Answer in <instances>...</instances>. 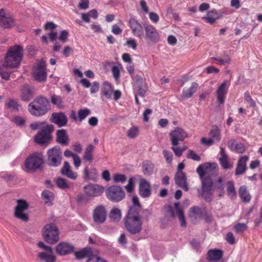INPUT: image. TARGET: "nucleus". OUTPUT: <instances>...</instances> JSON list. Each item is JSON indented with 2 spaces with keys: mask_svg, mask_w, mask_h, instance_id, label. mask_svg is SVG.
<instances>
[{
  "mask_svg": "<svg viewBox=\"0 0 262 262\" xmlns=\"http://www.w3.org/2000/svg\"><path fill=\"white\" fill-rule=\"evenodd\" d=\"M217 165L215 163L206 162L199 165L196 172L201 181V188L198 189V196L203 198L206 202L210 203L213 198L214 188L212 179L209 176H205L207 172H217Z\"/></svg>",
  "mask_w": 262,
  "mask_h": 262,
  "instance_id": "1",
  "label": "nucleus"
},
{
  "mask_svg": "<svg viewBox=\"0 0 262 262\" xmlns=\"http://www.w3.org/2000/svg\"><path fill=\"white\" fill-rule=\"evenodd\" d=\"M124 221L127 231L131 235L138 234L141 231L143 225L142 217L135 207L128 210Z\"/></svg>",
  "mask_w": 262,
  "mask_h": 262,
  "instance_id": "2",
  "label": "nucleus"
},
{
  "mask_svg": "<svg viewBox=\"0 0 262 262\" xmlns=\"http://www.w3.org/2000/svg\"><path fill=\"white\" fill-rule=\"evenodd\" d=\"M48 99L43 96L36 97L28 106L30 113L36 117L42 116L48 113L50 109Z\"/></svg>",
  "mask_w": 262,
  "mask_h": 262,
  "instance_id": "3",
  "label": "nucleus"
},
{
  "mask_svg": "<svg viewBox=\"0 0 262 262\" xmlns=\"http://www.w3.org/2000/svg\"><path fill=\"white\" fill-rule=\"evenodd\" d=\"M23 46L16 45L10 47L5 56L7 66L12 68H18L23 59Z\"/></svg>",
  "mask_w": 262,
  "mask_h": 262,
  "instance_id": "4",
  "label": "nucleus"
},
{
  "mask_svg": "<svg viewBox=\"0 0 262 262\" xmlns=\"http://www.w3.org/2000/svg\"><path fill=\"white\" fill-rule=\"evenodd\" d=\"M54 130L52 124H48L39 129L34 137V141L39 145L48 144L52 139V134Z\"/></svg>",
  "mask_w": 262,
  "mask_h": 262,
  "instance_id": "5",
  "label": "nucleus"
},
{
  "mask_svg": "<svg viewBox=\"0 0 262 262\" xmlns=\"http://www.w3.org/2000/svg\"><path fill=\"white\" fill-rule=\"evenodd\" d=\"M47 164L50 167H57L61 163L62 155L61 148L55 146L48 150Z\"/></svg>",
  "mask_w": 262,
  "mask_h": 262,
  "instance_id": "6",
  "label": "nucleus"
},
{
  "mask_svg": "<svg viewBox=\"0 0 262 262\" xmlns=\"http://www.w3.org/2000/svg\"><path fill=\"white\" fill-rule=\"evenodd\" d=\"M106 198L111 202H119L122 200L125 196L122 188L118 185H112L105 190Z\"/></svg>",
  "mask_w": 262,
  "mask_h": 262,
  "instance_id": "7",
  "label": "nucleus"
},
{
  "mask_svg": "<svg viewBox=\"0 0 262 262\" xmlns=\"http://www.w3.org/2000/svg\"><path fill=\"white\" fill-rule=\"evenodd\" d=\"M42 235L45 241L53 244L58 240V230L54 224H48L44 227Z\"/></svg>",
  "mask_w": 262,
  "mask_h": 262,
  "instance_id": "8",
  "label": "nucleus"
},
{
  "mask_svg": "<svg viewBox=\"0 0 262 262\" xmlns=\"http://www.w3.org/2000/svg\"><path fill=\"white\" fill-rule=\"evenodd\" d=\"M42 164V158L38 154H34L26 159L25 165L27 171H31L41 168Z\"/></svg>",
  "mask_w": 262,
  "mask_h": 262,
  "instance_id": "9",
  "label": "nucleus"
},
{
  "mask_svg": "<svg viewBox=\"0 0 262 262\" xmlns=\"http://www.w3.org/2000/svg\"><path fill=\"white\" fill-rule=\"evenodd\" d=\"M92 219L96 225L104 223L106 220L107 211L105 206L103 205L96 206L93 210Z\"/></svg>",
  "mask_w": 262,
  "mask_h": 262,
  "instance_id": "10",
  "label": "nucleus"
},
{
  "mask_svg": "<svg viewBox=\"0 0 262 262\" xmlns=\"http://www.w3.org/2000/svg\"><path fill=\"white\" fill-rule=\"evenodd\" d=\"M29 207V205L26 201L24 200H18L17 204L15 209L14 215L23 221L27 222L29 220L28 215L24 213V211L27 210Z\"/></svg>",
  "mask_w": 262,
  "mask_h": 262,
  "instance_id": "11",
  "label": "nucleus"
},
{
  "mask_svg": "<svg viewBox=\"0 0 262 262\" xmlns=\"http://www.w3.org/2000/svg\"><path fill=\"white\" fill-rule=\"evenodd\" d=\"M32 76L36 81L43 82L47 79L46 65L43 62H39L34 66L32 69Z\"/></svg>",
  "mask_w": 262,
  "mask_h": 262,
  "instance_id": "12",
  "label": "nucleus"
},
{
  "mask_svg": "<svg viewBox=\"0 0 262 262\" xmlns=\"http://www.w3.org/2000/svg\"><path fill=\"white\" fill-rule=\"evenodd\" d=\"M104 188L98 184H90L83 187L84 193L89 198L97 197L101 195Z\"/></svg>",
  "mask_w": 262,
  "mask_h": 262,
  "instance_id": "13",
  "label": "nucleus"
},
{
  "mask_svg": "<svg viewBox=\"0 0 262 262\" xmlns=\"http://www.w3.org/2000/svg\"><path fill=\"white\" fill-rule=\"evenodd\" d=\"M172 145H178L179 142H182L187 137V133L182 128L177 127L170 134Z\"/></svg>",
  "mask_w": 262,
  "mask_h": 262,
  "instance_id": "14",
  "label": "nucleus"
},
{
  "mask_svg": "<svg viewBox=\"0 0 262 262\" xmlns=\"http://www.w3.org/2000/svg\"><path fill=\"white\" fill-rule=\"evenodd\" d=\"M145 38L147 41L157 43L160 41V34L156 29L151 25L145 26Z\"/></svg>",
  "mask_w": 262,
  "mask_h": 262,
  "instance_id": "15",
  "label": "nucleus"
},
{
  "mask_svg": "<svg viewBox=\"0 0 262 262\" xmlns=\"http://www.w3.org/2000/svg\"><path fill=\"white\" fill-rule=\"evenodd\" d=\"M128 25L134 36L140 39L144 37V28L136 19L130 17L128 20Z\"/></svg>",
  "mask_w": 262,
  "mask_h": 262,
  "instance_id": "16",
  "label": "nucleus"
},
{
  "mask_svg": "<svg viewBox=\"0 0 262 262\" xmlns=\"http://www.w3.org/2000/svg\"><path fill=\"white\" fill-rule=\"evenodd\" d=\"M75 247L72 244L66 242H60L55 247L56 252L60 256L72 253Z\"/></svg>",
  "mask_w": 262,
  "mask_h": 262,
  "instance_id": "17",
  "label": "nucleus"
},
{
  "mask_svg": "<svg viewBox=\"0 0 262 262\" xmlns=\"http://www.w3.org/2000/svg\"><path fill=\"white\" fill-rule=\"evenodd\" d=\"M186 176L183 171H177L174 176V181L176 184L179 187L187 191L189 189L186 182Z\"/></svg>",
  "mask_w": 262,
  "mask_h": 262,
  "instance_id": "18",
  "label": "nucleus"
},
{
  "mask_svg": "<svg viewBox=\"0 0 262 262\" xmlns=\"http://www.w3.org/2000/svg\"><path fill=\"white\" fill-rule=\"evenodd\" d=\"M51 121L57 124L58 127L64 126L68 122V118L64 113H53L51 116Z\"/></svg>",
  "mask_w": 262,
  "mask_h": 262,
  "instance_id": "19",
  "label": "nucleus"
},
{
  "mask_svg": "<svg viewBox=\"0 0 262 262\" xmlns=\"http://www.w3.org/2000/svg\"><path fill=\"white\" fill-rule=\"evenodd\" d=\"M227 81H224L217 88L216 95L217 101L219 104H223L225 102L226 94L228 92V87L226 86Z\"/></svg>",
  "mask_w": 262,
  "mask_h": 262,
  "instance_id": "20",
  "label": "nucleus"
},
{
  "mask_svg": "<svg viewBox=\"0 0 262 262\" xmlns=\"http://www.w3.org/2000/svg\"><path fill=\"white\" fill-rule=\"evenodd\" d=\"M249 159V156L246 155L242 156L239 158L235 170V176H239L246 171L247 169L246 164Z\"/></svg>",
  "mask_w": 262,
  "mask_h": 262,
  "instance_id": "21",
  "label": "nucleus"
},
{
  "mask_svg": "<svg viewBox=\"0 0 262 262\" xmlns=\"http://www.w3.org/2000/svg\"><path fill=\"white\" fill-rule=\"evenodd\" d=\"M75 258L78 260H81L86 258L87 259L92 257L95 254L94 253L92 248L86 247L79 251L74 252Z\"/></svg>",
  "mask_w": 262,
  "mask_h": 262,
  "instance_id": "22",
  "label": "nucleus"
},
{
  "mask_svg": "<svg viewBox=\"0 0 262 262\" xmlns=\"http://www.w3.org/2000/svg\"><path fill=\"white\" fill-rule=\"evenodd\" d=\"M139 194L143 198H148L151 194L150 184L144 179H141L140 181Z\"/></svg>",
  "mask_w": 262,
  "mask_h": 262,
  "instance_id": "23",
  "label": "nucleus"
},
{
  "mask_svg": "<svg viewBox=\"0 0 262 262\" xmlns=\"http://www.w3.org/2000/svg\"><path fill=\"white\" fill-rule=\"evenodd\" d=\"M37 257L40 261L43 262H56V256L54 254L53 249H51V251L39 252Z\"/></svg>",
  "mask_w": 262,
  "mask_h": 262,
  "instance_id": "24",
  "label": "nucleus"
},
{
  "mask_svg": "<svg viewBox=\"0 0 262 262\" xmlns=\"http://www.w3.org/2000/svg\"><path fill=\"white\" fill-rule=\"evenodd\" d=\"M20 99L23 101L28 102L33 97V90L28 84H24L20 90Z\"/></svg>",
  "mask_w": 262,
  "mask_h": 262,
  "instance_id": "25",
  "label": "nucleus"
},
{
  "mask_svg": "<svg viewBox=\"0 0 262 262\" xmlns=\"http://www.w3.org/2000/svg\"><path fill=\"white\" fill-rule=\"evenodd\" d=\"M227 146L231 151L238 154H243L246 150L242 143H237L234 139L230 140L227 143Z\"/></svg>",
  "mask_w": 262,
  "mask_h": 262,
  "instance_id": "26",
  "label": "nucleus"
},
{
  "mask_svg": "<svg viewBox=\"0 0 262 262\" xmlns=\"http://www.w3.org/2000/svg\"><path fill=\"white\" fill-rule=\"evenodd\" d=\"M60 172L63 176L73 180H76L78 176L77 173L74 172L71 169V166L67 161L63 163Z\"/></svg>",
  "mask_w": 262,
  "mask_h": 262,
  "instance_id": "27",
  "label": "nucleus"
},
{
  "mask_svg": "<svg viewBox=\"0 0 262 262\" xmlns=\"http://www.w3.org/2000/svg\"><path fill=\"white\" fill-rule=\"evenodd\" d=\"M56 140L61 145L67 146L68 145L69 138L65 129H61L57 130Z\"/></svg>",
  "mask_w": 262,
  "mask_h": 262,
  "instance_id": "28",
  "label": "nucleus"
},
{
  "mask_svg": "<svg viewBox=\"0 0 262 262\" xmlns=\"http://www.w3.org/2000/svg\"><path fill=\"white\" fill-rule=\"evenodd\" d=\"M223 256V251L219 249L209 250L207 253L206 259L209 261H218Z\"/></svg>",
  "mask_w": 262,
  "mask_h": 262,
  "instance_id": "29",
  "label": "nucleus"
},
{
  "mask_svg": "<svg viewBox=\"0 0 262 262\" xmlns=\"http://www.w3.org/2000/svg\"><path fill=\"white\" fill-rule=\"evenodd\" d=\"M198 88V84L195 82H192L189 88H184L182 93V97L184 99L191 98L196 91Z\"/></svg>",
  "mask_w": 262,
  "mask_h": 262,
  "instance_id": "30",
  "label": "nucleus"
},
{
  "mask_svg": "<svg viewBox=\"0 0 262 262\" xmlns=\"http://www.w3.org/2000/svg\"><path fill=\"white\" fill-rule=\"evenodd\" d=\"M206 211L205 207L193 206L190 208L189 215L191 217L196 216L195 218L198 217L200 219H203L204 214L206 213Z\"/></svg>",
  "mask_w": 262,
  "mask_h": 262,
  "instance_id": "31",
  "label": "nucleus"
},
{
  "mask_svg": "<svg viewBox=\"0 0 262 262\" xmlns=\"http://www.w3.org/2000/svg\"><path fill=\"white\" fill-rule=\"evenodd\" d=\"M98 177V171L96 168H93L90 170L86 167L83 170V178L85 180L96 181Z\"/></svg>",
  "mask_w": 262,
  "mask_h": 262,
  "instance_id": "32",
  "label": "nucleus"
},
{
  "mask_svg": "<svg viewBox=\"0 0 262 262\" xmlns=\"http://www.w3.org/2000/svg\"><path fill=\"white\" fill-rule=\"evenodd\" d=\"M113 93V89L112 84L108 82H105L101 91V95L107 99H111Z\"/></svg>",
  "mask_w": 262,
  "mask_h": 262,
  "instance_id": "33",
  "label": "nucleus"
},
{
  "mask_svg": "<svg viewBox=\"0 0 262 262\" xmlns=\"http://www.w3.org/2000/svg\"><path fill=\"white\" fill-rule=\"evenodd\" d=\"M155 165L149 161H144L142 164V171L145 176H150L154 172Z\"/></svg>",
  "mask_w": 262,
  "mask_h": 262,
  "instance_id": "34",
  "label": "nucleus"
},
{
  "mask_svg": "<svg viewBox=\"0 0 262 262\" xmlns=\"http://www.w3.org/2000/svg\"><path fill=\"white\" fill-rule=\"evenodd\" d=\"M42 199L44 200L46 204L50 206L53 205V202L55 198L54 194L48 190H44L41 194Z\"/></svg>",
  "mask_w": 262,
  "mask_h": 262,
  "instance_id": "35",
  "label": "nucleus"
},
{
  "mask_svg": "<svg viewBox=\"0 0 262 262\" xmlns=\"http://www.w3.org/2000/svg\"><path fill=\"white\" fill-rule=\"evenodd\" d=\"M95 147L93 145L89 144L85 148L84 154L83 155V159L86 162H92L93 160V151Z\"/></svg>",
  "mask_w": 262,
  "mask_h": 262,
  "instance_id": "36",
  "label": "nucleus"
},
{
  "mask_svg": "<svg viewBox=\"0 0 262 262\" xmlns=\"http://www.w3.org/2000/svg\"><path fill=\"white\" fill-rule=\"evenodd\" d=\"M174 206L176 210L177 214L180 220L181 226L183 227H185L186 226V222L185 221L184 212L180 206V203H174Z\"/></svg>",
  "mask_w": 262,
  "mask_h": 262,
  "instance_id": "37",
  "label": "nucleus"
},
{
  "mask_svg": "<svg viewBox=\"0 0 262 262\" xmlns=\"http://www.w3.org/2000/svg\"><path fill=\"white\" fill-rule=\"evenodd\" d=\"M239 195L244 203H249L251 200V195L245 185L241 186L239 189Z\"/></svg>",
  "mask_w": 262,
  "mask_h": 262,
  "instance_id": "38",
  "label": "nucleus"
},
{
  "mask_svg": "<svg viewBox=\"0 0 262 262\" xmlns=\"http://www.w3.org/2000/svg\"><path fill=\"white\" fill-rule=\"evenodd\" d=\"M209 137L215 143L221 140V130L216 125L213 126L209 133Z\"/></svg>",
  "mask_w": 262,
  "mask_h": 262,
  "instance_id": "39",
  "label": "nucleus"
},
{
  "mask_svg": "<svg viewBox=\"0 0 262 262\" xmlns=\"http://www.w3.org/2000/svg\"><path fill=\"white\" fill-rule=\"evenodd\" d=\"M227 194L232 200L235 199L236 197L234 182L232 181H228L227 183Z\"/></svg>",
  "mask_w": 262,
  "mask_h": 262,
  "instance_id": "40",
  "label": "nucleus"
},
{
  "mask_svg": "<svg viewBox=\"0 0 262 262\" xmlns=\"http://www.w3.org/2000/svg\"><path fill=\"white\" fill-rule=\"evenodd\" d=\"M0 23V26L5 29L10 28L15 26L14 19L10 16H5Z\"/></svg>",
  "mask_w": 262,
  "mask_h": 262,
  "instance_id": "41",
  "label": "nucleus"
},
{
  "mask_svg": "<svg viewBox=\"0 0 262 262\" xmlns=\"http://www.w3.org/2000/svg\"><path fill=\"white\" fill-rule=\"evenodd\" d=\"M121 216V210L118 208H113L110 213V219L114 222L119 221Z\"/></svg>",
  "mask_w": 262,
  "mask_h": 262,
  "instance_id": "42",
  "label": "nucleus"
},
{
  "mask_svg": "<svg viewBox=\"0 0 262 262\" xmlns=\"http://www.w3.org/2000/svg\"><path fill=\"white\" fill-rule=\"evenodd\" d=\"M209 14L213 15L216 19H218L223 16L225 14H227V9L226 8H223L220 10H217L215 9H212L209 11Z\"/></svg>",
  "mask_w": 262,
  "mask_h": 262,
  "instance_id": "43",
  "label": "nucleus"
},
{
  "mask_svg": "<svg viewBox=\"0 0 262 262\" xmlns=\"http://www.w3.org/2000/svg\"><path fill=\"white\" fill-rule=\"evenodd\" d=\"M219 163L224 169H231L233 165L229 162L228 157L219 158Z\"/></svg>",
  "mask_w": 262,
  "mask_h": 262,
  "instance_id": "44",
  "label": "nucleus"
},
{
  "mask_svg": "<svg viewBox=\"0 0 262 262\" xmlns=\"http://www.w3.org/2000/svg\"><path fill=\"white\" fill-rule=\"evenodd\" d=\"M134 88L137 91L136 94H138L139 96H140L141 97L144 96L147 90V87L146 86L145 82L142 84L134 85Z\"/></svg>",
  "mask_w": 262,
  "mask_h": 262,
  "instance_id": "45",
  "label": "nucleus"
},
{
  "mask_svg": "<svg viewBox=\"0 0 262 262\" xmlns=\"http://www.w3.org/2000/svg\"><path fill=\"white\" fill-rule=\"evenodd\" d=\"M6 105L7 108L12 109L16 112L19 111L21 108V106L18 104V102L14 99H10Z\"/></svg>",
  "mask_w": 262,
  "mask_h": 262,
  "instance_id": "46",
  "label": "nucleus"
},
{
  "mask_svg": "<svg viewBox=\"0 0 262 262\" xmlns=\"http://www.w3.org/2000/svg\"><path fill=\"white\" fill-rule=\"evenodd\" d=\"M91 111L88 108H85L84 109H80L78 111V121L80 122L84 120L86 117L90 115Z\"/></svg>",
  "mask_w": 262,
  "mask_h": 262,
  "instance_id": "47",
  "label": "nucleus"
},
{
  "mask_svg": "<svg viewBox=\"0 0 262 262\" xmlns=\"http://www.w3.org/2000/svg\"><path fill=\"white\" fill-rule=\"evenodd\" d=\"M51 101L54 105H56L58 108L63 107L62 100L60 96L53 95L51 97Z\"/></svg>",
  "mask_w": 262,
  "mask_h": 262,
  "instance_id": "48",
  "label": "nucleus"
},
{
  "mask_svg": "<svg viewBox=\"0 0 262 262\" xmlns=\"http://www.w3.org/2000/svg\"><path fill=\"white\" fill-rule=\"evenodd\" d=\"M56 183L57 186L62 189H68L70 187L67 181L62 178H58L56 180Z\"/></svg>",
  "mask_w": 262,
  "mask_h": 262,
  "instance_id": "49",
  "label": "nucleus"
},
{
  "mask_svg": "<svg viewBox=\"0 0 262 262\" xmlns=\"http://www.w3.org/2000/svg\"><path fill=\"white\" fill-rule=\"evenodd\" d=\"M215 188L220 192V193L219 194V196H222L224 194V186L222 178L220 177L218 179L217 184L215 185Z\"/></svg>",
  "mask_w": 262,
  "mask_h": 262,
  "instance_id": "50",
  "label": "nucleus"
},
{
  "mask_svg": "<svg viewBox=\"0 0 262 262\" xmlns=\"http://www.w3.org/2000/svg\"><path fill=\"white\" fill-rule=\"evenodd\" d=\"M113 181L115 183H124L126 180V177L123 174L116 173L113 177Z\"/></svg>",
  "mask_w": 262,
  "mask_h": 262,
  "instance_id": "51",
  "label": "nucleus"
},
{
  "mask_svg": "<svg viewBox=\"0 0 262 262\" xmlns=\"http://www.w3.org/2000/svg\"><path fill=\"white\" fill-rule=\"evenodd\" d=\"M186 157L188 159H192L195 161H200L201 160V157L191 149L188 150Z\"/></svg>",
  "mask_w": 262,
  "mask_h": 262,
  "instance_id": "52",
  "label": "nucleus"
},
{
  "mask_svg": "<svg viewBox=\"0 0 262 262\" xmlns=\"http://www.w3.org/2000/svg\"><path fill=\"white\" fill-rule=\"evenodd\" d=\"M132 201L133 203V205L129 207V209H130L132 207H135L136 210H137L138 212L140 213V209H141V204L139 202V199L136 195H133L132 198Z\"/></svg>",
  "mask_w": 262,
  "mask_h": 262,
  "instance_id": "53",
  "label": "nucleus"
},
{
  "mask_svg": "<svg viewBox=\"0 0 262 262\" xmlns=\"http://www.w3.org/2000/svg\"><path fill=\"white\" fill-rule=\"evenodd\" d=\"M247 226L245 223H237L234 226V229L237 233L243 232L246 230Z\"/></svg>",
  "mask_w": 262,
  "mask_h": 262,
  "instance_id": "54",
  "label": "nucleus"
},
{
  "mask_svg": "<svg viewBox=\"0 0 262 262\" xmlns=\"http://www.w3.org/2000/svg\"><path fill=\"white\" fill-rule=\"evenodd\" d=\"M113 76L116 81H118L120 77V71L118 66H113L112 68Z\"/></svg>",
  "mask_w": 262,
  "mask_h": 262,
  "instance_id": "55",
  "label": "nucleus"
},
{
  "mask_svg": "<svg viewBox=\"0 0 262 262\" xmlns=\"http://www.w3.org/2000/svg\"><path fill=\"white\" fill-rule=\"evenodd\" d=\"M245 100L249 104L250 106L255 107L256 106L255 102L253 100L248 92H246L244 94Z\"/></svg>",
  "mask_w": 262,
  "mask_h": 262,
  "instance_id": "56",
  "label": "nucleus"
},
{
  "mask_svg": "<svg viewBox=\"0 0 262 262\" xmlns=\"http://www.w3.org/2000/svg\"><path fill=\"white\" fill-rule=\"evenodd\" d=\"M88 197L85 194H79L76 198L77 202L79 203H86L89 201Z\"/></svg>",
  "mask_w": 262,
  "mask_h": 262,
  "instance_id": "57",
  "label": "nucleus"
},
{
  "mask_svg": "<svg viewBox=\"0 0 262 262\" xmlns=\"http://www.w3.org/2000/svg\"><path fill=\"white\" fill-rule=\"evenodd\" d=\"M202 19L204 20H205L206 22H207L211 25H212L214 23H215V22L216 20V18H215V17L213 15L209 14V11L208 12L207 16L203 17Z\"/></svg>",
  "mask_w": 262,
  "mask_h": 262,
  "instance_id": "58",
  "label": "nucleus"
},
{
  "mask_svg": "<svg viewBox=\"0 0 262 262\" xmlns=\"http://www.w3.org/2000/svg\"><path fill=\"white\" fill-rule=\"evenodd\" d=\"M134 181L135 179L133 177L130 178L127 185L125 186V188L128 192H132L134 188Z\"/></svg>",
  "mask_w": 262,
  "mask_h": 262,
  "instance_id": "59",
  "label": "nucleus"
},
{
  "mask_svg": "<svg viewBox=\"0 0 262 262\" xmlns=\"http://www.w3.org/2000/svg\"><path fill=\"white\" fill-rule=\"evenodd\" d=\"M13 121L17 125L20 127L23 126L25 123V119L19 116H15Z\"/></svg>",
  "mask_w": 262,
  "mask_h": 262,
  "instance_id": "60",
  "label": "nucleus"
},
{
  "mask_svg": "<svg viewBox=\"0 0 262 262\" xmlns=\"http://www.w3.org/2000/svg\"><path fill=\"white\" fill-rule=\"evenodd\" d=\"M85 262H107L106 260L99 256L97 254H94L92 257L86 259Z\"/></svg>",
  "mask_w": 262,
  "mask_h": 262,
  "instance_id": "61",
  "label": "nucleus"
},
{
  "mask_svg": "<svg viewBox=\"0 0 262 262\" xmlns=\"http://www.w3.org/2000/svg\"><path fill=\"white\" fill-rule=\"evenodd\" d=\"M138 133V128L137 127H133L130 128L127 133V136L130 138H135Z\"/></svg>",
  "mask_w": 262,
  "mask_h": 262,
  "instance_id": "62",
  "label": "nucleus"
},
{
  "mask_svg": "<svg viewBox=\"0 0 262 262\" xmlns=\"http://www.w3.org/2000/svg\"><path fill=\"white\" fill-rule=\"evenodd\" d=\"M163 154L166 159V162L168 164L171 163L173 157L172 153L167 150H163Z\"/></svg>",
  "mask_w": 262,
  "mask_h": 262,
  "instance_id": "63",
  "label": "nucleus"
},
{
  "mask_svg": "<svg viewBox=\"0 0 262 262\" xmlns=\"http://www.w3.org/2000/svg\"><path fill=\"white\" fill-rule=\"evenodd\" d=\"M89 6V0H80L78 7L80 9L86 10Z\"/></svg>",
  "mask_w": 262,
  "mask_h": 262,
  "instance_id": "64",
  "label": "nucleus"
}]
</instances>
